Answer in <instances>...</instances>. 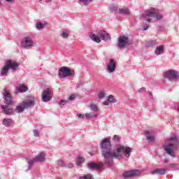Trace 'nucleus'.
<instances>
[{"label":"nucleus","mask_w":179,"mask_h":179,"mask_svg":"<svg viewBox=\"0 0 179 179\" xmlns=\"http://www.w3.org/2000/svg\"><path fill=\"white\" fill-rule=\"evenodd\" d=\"M73 73L71 71V69L66 66H62L59 69L58 76L60 79H65V78H69L72 76Z\"/></svg>","instance_id":"8"},{"label":"nucleus","mask_w":179,"mask_h":179,"mask_svg":"<svg viewBox=\"0 0 179 179\" xmlns=\"http://www.w3.org/2000/svg\"><path fill=\"white\" fill-rule=\"evenodd\" d=\"M69 100H70L71 101L75 100V95H71L69 97Z\"/></svg>","instance_id":"41"},{"label":"nucleus","mask_w":179,"mask_h":179,"mask_svg":"<svg viewBox=\"0 0 179 179\" xmlns=\"http://www.w3.org/2000/svg\"><path fill=\"white\" fill-rule=\"evenodd\" d=\"M18 67L19 63L16 62H12L11 60H7L5 66L1 68L0 71V76H8V72H9L10 69L15 71Z\"/></svg>","instance_id":"4"},{"label":"nucleus","mask_w":179,"mask_h":179,"mask_svg":"<svg viewBox=\"0 0 179 179\" xmlns=\"http://www.w3.org/2000/svg\"><path fill=\"white\" fill-rule=\"evenodd\" d=\"M143 19L146 20L149 23L152 22V17L155 20H162L164 16L162 12L155 8H152L149 10H147L143 15Z\"/></svg>","instance_id":"3"},{"label":"nucleus","mask_w":179,"mask_h":179,"mask_svg":"<svg viewBox=\"0 0 179 179\" xmlns=\"http://www.w3.org/2000/svg\"><path fill=\"white\" fill-rule=\"evenodd\" d=\"M84 162L85 159H83V157L78 156L77 159V166H80Z\"/></svg>","instance_id":"30"},{"label":"nucleus","mask_w":179,"mask_h":179,"mask_svg":"<svg viewBox=\"0 0 179 179\" xmlns=\"http://www.w3.org/2000/svg\"><path fill=\"white\" fill-rule=\"evenodd\" d=\"M113 139L115 142H119L120 141V136H118L117 135H115L113 136Z\"/></svg>","instance_id":"38"},{"label":"nucleus","mask_w":179,"mask_h":179,"mask_svg":"<svg viewBox=\"0 0 179 179\" xmlns=\"http://www.w3.org/2000/svg\"><path fill=\"white\" fill-rule=\"evenodd\" d=\"M1 108L2 110L3 114H5L6 115H15V109H13V108L9 107V105H1Z\"/></svg>","instance_id":"14"},{"label":"nucleus","mask_w":179,"mask_h":179,"mask_svg":"<svg viewBox=\"0 0 179 179\" xmlns=\"http://www.w3.org/2000/svg\"><path fill=\"white\" fill-rule=\"evenodd\" d=\"M3 99H4V103H6V106H12L13 104V99H12V95L9 94V92H8L6 89L3 90Z\"/></svg>","instance_id":"12"},{"label":"nucleus","mask_w":179,"mask_h":179,"mask_svg":"<svg viewBox=\"0 0 179 179\" xmlns=\"http://www.w3.org/2000/svg\"><path fill=\"white\" fill-rule=\"evenodd\" d=\"M115 61L113 59H110L109 63L107 64L106 69L109 73H113L115 71Z\"/></svg>","instance_id":"18"},{"label":"nucleus","mask_w":179,"mask_h":179,"mask_svg":"<svg viewBox=\"0 0 179 179\" xmlns=\"http://www.w3.org/2000/svg\"><path fill=\"white\" fill-rule=\"evenodd\" d=\"M34 136H39V134H38V131L37 129H34Z\"/></svg>","instance_id":"39"},{"label":"nucleus","mask_w":179,"mask_h":179,"mask_svg":"<svg viewBox=\"0 0 179 179\" xmlns=\"http://www.w3.org/2000/svg\"><path fill=\"white\" fill-rule=\"evenodd\" d=\"M52 99V90L51 88H47L43 90L42 94V101L44 103H48L49 100Z\"/></svg>","instance_id":"11"},{"label":"nucleus","mask_w":179,"mask_h":179,"mask_svg":"<svg viewBox=\"0 0 179 179\" xmlns=\"http://www.w3.org/2000/svg\"><path fill=\"white\" fill-rule=\"evenodd\" d=\"M39 1H43V0H39Z\"/></svg>","instance_id":"50"},{"label":"nucleus","mask_w":179,"mask_h":179,"mask_svg":"<svg viewBox=\"0 0 179 179\" xmlns=\"http://www.w3.org/2000/svg\"><path fill=\"white\" fill-rule=\"evenodd\" d=\"M90 156H93V153L92 152H90Z\"/></svg>","instance_id":"48"},{"label":"nucleus","mask_w":179,"mask_h":179,"mask_svg":"<svg viewBox=\"0 0 179 179\" xmlns=\"http://www.w3.org/2000/svg\"><path fill=\"white\" fill-rule=\"evenodd\" d=\"M117 100L114 99V96L113 95H110L108 97V100L103 102L104 106H108V103H116Z\"/></svg>","instance_id":"23"},{"label":"nucleus","mask_w":179,"mask_h":179,"mask_svg":"<svg viewBox=\"0 0 179 179\" xmlns=\"http://www.w3.org/2000/svg\"><path fill=\"white\" fill-rule=\"evenodd\" d=\"M68 101L61 100L59 104L60 106H65V104L68 103Z\"/></svg>","instance_id":"37"},{"label":"nucleus","mask_w":179,"mask_h":179,"mask_svg":"<svg viewBox=\"0 0 179 179\" xmlns=\"http://www.w3.org/2000/svg\"><path fill=\"white\" fill-rule=\"evenodd\" d=\"M23 111H24V108L23 106V104L22 103L21 105L17 106L15 107V109L14 110V114L15 113H17L19 114L20 113H23Z\"/></svg>","instance_id":"24"},{"label":"nucleus","mask_w":179,"mask_h":179,"mask_svg":"<svg viewBox=\"0 0 179 179\" xmlns=\"http://www.w3.org/2000/svg\"><path fill=\"white\" fill-rule=\"evenodd\" d=\"M12 124H13V120L10 118H5L3 120V125H4V127H10Z\"/></svg>","instance_id":"20"},{"label":"nucleus","mask_w":179,"mask_h":179,"mask_svg":"<svg viewBox=\"0 0 179 179\" xmlns=\"http://www.w3.org/2000/svg\"><path fill=\"white\" fill-rule=\"evenodd\" d=\"M104 164L103 163H94V162H90L87 164V167L90 169V170H101L103 169V166Z\"/></svg>","instance_id":"16"},{"label":"nucleus","mask_w":179,"mask_h":179,"mask_svg":"<svg viewBox=\"0 0 179 179\" xmlns=\"http://www.w3.org/2000/svg\"><path fill=\"white\" fill-rule=\"evenodd\" d=\"M80 2H83L84 5H87V3H90L93 0H79Z\"/></svg>","instance_id":"35"},{"label":"nucleus","mask_w":179,"mask_h":179,"mask_svg":"<svg viewBox=\"0 0 179 179\" xmlns=\"http://www.w3.org/2000/svg\"><path fill=\"white\" fill-rule=\"evenodd\" d=\"M179 148V140L177 136H173L165 141L164 145V150L166 155H169L171 157H176V150Z\"/></svg>","instance_id":"2"},{"label":"nucleus","mask_w":179,"mask_h":179,"mask_svg":"<svg viewBox=\"0 0 179 179\" xmlns=\"http://www.w3.org/2000/svg\"><path fill=\"white\" fill-rule=\"evenodd\" d=\"M138 174H141V171L139 170L127 171L123 173V177L125 178H129L131 177H135V176H138Z\"/></svg>","instance_id":"17"},{"label":"nucleus","mask_w":179,"mask_h":179,"mask_svg":"<svg viewBox=\"0 0 179 179\" xmlns=\"http://www.w3.org/2000/svg\"><path fill=\"white\" fill-rule=\"evenodd\" d=\"M36 101H37V97L35 96H29V99L26 101H24L22 104L24 107V109L26 110L27 108H30L34 106L36 104Z\"/></svg>","instance_id":"10"},{"label":"nucleus","mask_w":179,"mask_h":179,"mask_svg":"<svg viewBox=\"0 0 179 179\" xmlns=\"http://www.w3.org/2000/svg\"><path fill=\"white\" fill-rule=\"evenodd\" d=\"M45 26V25L43 22H39L36 24V28L37 29V30H43Z\"/></svg>","instance_id":"28"},{"label":"nucleus","mask_w":179,"mask_h":179,"mask_svg":"<svg viewBox=\"0 0 179 179\" xmlns=\"http://www.w3.org/2000/svg\"><path fill=\"white\" fill-rule=\"evenodd\" d=\"M155 53L156 54V55H161V54H164V47L163 45L158 46L156 48Z\"/></svg>","instance_id":"22"},{"label":"nucleus","mask_w":179,"mask_h":179,"mask_svg":"<svg viewBox=\"0 0 179 179\" xmlns=\"http://www.w3.org/2000/svg\"><path fill=\"white\" fill-rule=\"evenodd\" d=\"M16 90L19 93H26V92H27L28 89H27V86L22 85L17 87Z\"/></svg>","instance_id":"21"},{"label":"nucleus","mask_w":179,"mask_h":179,"mask_svg":"<svg viewBox=\"0 0 179 179\" xmlns=\"http://www.w3.org/2000/svg\"><path fill=\"white\" fill-rule=\"evenodd\" d=\"M164 163H165V164L169 163V159H164Z\"/></svg>","instance_id":"46"},{"label":"nucleus","mask_w":179,"mask_h":179,"mask_svg":"<svg viewBox=\"0 0 179 179\" xmlns=\"http://www.w3.org/2000/svg\"><path fill=\"white\" fill-rule=\"evenodd\" d=\"M118 10L117 7L113 6L111 8V10H113L114 12L117 11Z\"/></svg>","instance_id":"44"},{"label":"nucleus","mask_w":179,"mask_h":179,"mask_svg":"<svg viewBox=\"0 0 179 179\" xmlns=\"http://www.w3.org/2000/svg\"><path fill=\"white\" fill-rule=\"evenodd\" d=\"M144 135L146 138V140L150 143H152L155 142V141H156V134L152 130L145 131L144 133Z\"/></svg>","instance_id":"13"},{"label":"nucleus","mask_w":179,"mask_h":179,"mask_svg":"<svg viewBox=\"0 0 179 179\" xmlns=\"http://www.w3.org/2000/svg\"><path fill=\"white\" fill-rule=\"evenodd\" d=\"M57 164L60 166V167H66V164L62 160L57 161Z\"/></svg>","instance_id":"32"},{"label":"nucleus","mask_w":179,"mask_h":179,"mask_svg":"<svg viewBox=\"0 0 179 179\" xmlns=\"http://www.w3.org/2000/svg\"><path fill=\"white\" fill-rule=\"evenodd\" d=\"M90 108L91 111H94V113H97V111H99V106L93 103L90 104Z\"/></svg>","instance_id":"25"},{"label":"nucleus","mask_w":179,"mask_h":179,"mask_svg":"<svg viewBox=\"0 0 179 179\" xmlns=\"http://www.w3.org/2000/svg\"><path fill=\"white\" fill-rule=\"evenodd\" d=\"M100 146L102 156L104 157L105 166L108 167L113 166V157H115V159H119V157H122L123 155H124L126 157H129L131 153H132V149L131 148L124 146L118 147L116 150L113 151L111 141L107 138L102 140Z\"/></svg>","instance_id":"1"},{"label":"nucleus","mask_w":179,"mask_h":179,"mask_svg":"<svg viewBox=\"0 0 179 179\" xmlns=\"http://www.w3.org/2000/svg\"><path fill=\"white\" fill-rule=\"evenodd\" d=\"M129 44V38L125 36H121L118 38V47L119 48H122V47H125V45H128Z\"/></svg>","instance_id":"15"},{"label":"nucleus","mask_w":179,"mask_h":179,"mask_svg":"<svg viewBox=\"0 0 179 179\" xmlns=\"http://www.w3.org/2000/svg\"><path fill=\"white\" fill-rule=\"evenodd\" d=\"M145 87H141V88H140L138 92H145Z\"/></svg>","instance_id":"45"},{"label":"nucleus","mask_w":179,"mask_h":179,"mask_svg":"<svg viewBox=\"0 0 179 179\" xmlns=\"http://www.w3.org/2000/svg\"><path fill=\"white\" fill-rule=\"evenodd\" d=\"M167 173V169H157L152 171H151V174L155 176V174H159L160 176H164Z\"/></svg>","instance_id":"19"},{"label":"nucleus","mask_w":179,"mask_h":179,"mask_svg":"<svg viewBox=\"0 0 179 179\" xmlns=\"http://www.w3.org/2000/svg\"><path fill=\"white\" fill-rule=\"evenodd\" d=\"M156 45V41H150L146 43V47H155Z\"/></svg>","instance_id":"29"},{"label":"nucleus","mask_w":179,"mask_h":179,"mask_svg":"<svg viewBox=\"0 0 179 179\" xmlns=\"http://www.w3.org/2000/svg\"><path fill=\"white\" fill-rule=\"evenodd\" d=\"M93 178V176L88 174L86 176H84L83 177L80 178V179H92Z\"/></svg>","instance_id":"34"},{"label":"nucleus","mask_w":179,"mask_h":179,"mask_svg":"<svg viewBox=\"0 0 179 179\" xmlns=\"http://www.w3.org/2000/svg\"><path fill=\"white\" fill-rule=\"evenodd\" d=\"M170 169H173V170H179V165L178 164H171L169 165Z\"/></svg>","instance_id":"31"},{"label":"nucleus","mask_w":179,"mask_h":179,"mask_svg":"<svg viewBox=\"0 0 179 179\" xmlns=\"http://www.w3.org/2000/svg\"><path fill=\"white\" fill-rule=\"evenodd\" d=\"M164 78H166L169 80H177V79H179V73L177 71L169 70L164 72Z\"/></svg>","instance_id":"9"},{"label":"nucleus","mask_w":179,"mask_h":179,"mask_svg":"<svg viewBox=\"0 0 179 179\" xmlns=\"http://www.w3.org/2000/svg\"><path fill=\"white\" fill-rule=\"evenodd\" d=\"M69 36V34H68V32H63L62 34V37H63V38H67Z\"/></svg>","instance_id":"36"},{"label":"nucleus","mask_w":179,"mask_h":179,"mask_svg":"<svg viewBox=\"0 0 179 179\" xmlns=\"http://www.w3.org/2000/svg\"><path fill=\"white\" fill-rule=\"evenodd\" d=\"M36 45V43L33 41V37L31 36H26L21 41V46L22 48H26L29 50V48H31V47H34Z\"/></svg>","instance_id":"7"},{"label":"nucleus","mask_w":179,"mask_h":179,"mask_svg":"<svg viewBox=\"0 0 179 179\" xmlns=\"http://www.w3.org/2000/svg\"><path fill=\"white\" fill-rule=\"evenodd\" d=\"M143 30H148L149 29V25L145 24L143 27Z\"/></svg>","instance_id":"43"},{"label":"nucleus","mask_w":179,"mask_h":179,"mask_svg":"<svg viewBox=\"0 0 179 179\" xmlns=\"http://www.w3.org/2000/svg\"><path fill=\"white\" fill-rule=\"evenodd\" d=\"M77 116L78 117V118H82V120L85 118V115L83 114L78 113L77 114Z\"/></svg>","instance_id":"40"},{"label":"nucleus","mask_w":179,"mask_h":179,"mask_svg":"<svg viewBox=\"0 0 179 179\" xmlns=\"http://www.w3.org/2000/svg\"><path fill=\"white\" fill-rule=\"evenodd\" d=\"M90 38H92L95 43H100L101 39L104 41H108L110 40V35L105 31H101L98 36L93 33H90Z\"/></svg>","instance_id":"6"},{"label":"nucleus","mask_w":179,"mask_h":179,"mask_svg":"<svg viewBox=\"0 0 179 179\" xmlns=\"http://www.w3.org/2000/svg\"><path fill=\"white\" fill-rule=\"evenodd\" d=\"M6 2H13V0H6Z\"/></svg>","instance_id":"47"},{"label":"nucleus","mask_w":179,"mask_h":179,"mask_svg":"<svg viewBox=\"0 0 179 179\" xmlns=\"http://www.w3.org/2000/svg\"><path fill=\"white\" fill-rule=\"evenodd\" d=\"M27 162L28 163V170H30L31 167H33V164L37 162L38 163H43V162H45V153L41 152L36 155L35 158L31 159L30 157L26 158Z\"/></svg>","instance_id":"5"},{"label":"nucleus","mask_w":179,"mask_h":179,"mask_svg":"<svg viewBox=\"0 0 179 179\" xmlns=\"http://www.w3.org/2000/svg\"><path fill=\"white\" fill-rule=\"evenodd\" d=\"M86 120H90V118H97V114L96 113H86L85 114Z\"/></svg>","instance_id":"27"},{"label":"nucleus","mask_w":179,"mask_h":179,"mask_svg":"<svg viewBox=\"0 0 179 179\" xmlns=\"http://www.w3.org/2000/svg\"><path fill=\"white\" fill-rule=\"evenodd\" d=\"M105 96H106V92H101L98 94L99 99H104Z\"/></svg>","instance_id":"33"},{"label":"nucleus","mask_w":179,"mask_h":179,"mask_svg":"<svg viewBox=\"0 0 179 179\" xmlns=\"http://www.w3.org/2000/svg\"><path fill=\"white\" fill-rule=\"evenodd\" d=\"M72 167H73V164H72V163H69L67 165V169H72Z\"/></svg>","instance_id":"42"},{"label":"nucleus","mask_w":179,"mask_h":179,"mask_svg":"<svg viewBox=\"0 0 179 179\" xmlns=\"http://www.w3.org/2000/svg\"><path fill=\"white\" fill-rule=\"evenodd\" d=\"M46 1H47V2H50V0H49V1H48V0H46Z\"/></svg>","instance_id":"49"},{"label":"nucleus","mask_w":179,"mask_h":179,"mask_svg":"<svg viewBox=\"0 0 179 179\" xmlns=\"http://www.w3.org/2000/svg\"><path fill=\"white\" fill-rule=\"evenodd\" d=\"M119 13L121 15H131V12L128 8H122L119 10Z\"/></svg>","instance_id":"26"}]
</instances>
